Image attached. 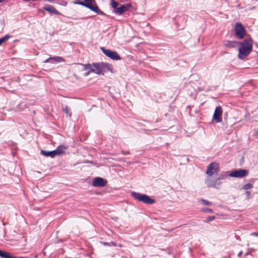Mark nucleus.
Listing matches in <instances>:
<instances>
[{
	"instance_id": "1",
	"label": "nucleus",
	"mask_w": 258,
	"mask_h": 258,
	"mask_svg": "<svg viewBox=\"0 0 258 258\" xmlns=\"http://www.w3.org/2000/svg\"><path fill=\"white\" fill-rule=\"evenodd\" d=\"M252 39H245L241 43V46L239 48L238 58L242 59L250 53L252 49Z\"/></svg>"
},
{
	"instance_id": "2",
	"label": "nucleus",
	"mask_w": 258,
	"mask_h": 258,
	"mask_svg": "<svg viewBox=\"0 0 258 258\" xmlns=\"http://www.w3.org/2000/svg\"><path fill=\"white\" fill-rule=\"evenodd\" d=\"M131 195L135 199L144 204L152 205L155 203L154 200L147 195L135 191L132 192Z\"/></svg>"
},
{
	"instance_id": "3",
	"label": "nucleus",
	"mask_w": 258,
	"mask_h": 258,
	"mask_svg": "<svg viewBox=\"0 0 258 258\" xmlns=\"http://www.w3.org/2000/svg\"><path fill=\"white\" fill-rule=\"evenodd\" d=\"M205 183L208 187L216 189H219L222 183L220 181L218 180L216 177L215 178L211 177L206 178Z\"/></svg>"
},
{
	"instance_id": "4",
	"label": "nucleus",
	"mask_w": 258,
	"mask_h": 258,
	"mask_svg": "<svg viewBox=\"0 0 258 258\" xmlns=\"http://www.w3.org/2000/svg\"><path fill=\"white\" fill-rule=\"evenodd\" d=\"M220 170L219 164L218 163L214 162L211 163L207 167L206 174L211 176L215 173H218Z\"/></svg>"
},
{
	"instance_id": "5",
	"label": "nucleus",
	"mask_w": 258,
	"mask_h": 258,
	"mask_svg": "<svg viewBox=\"0 0 258 258\" xmlns=\"http://www.w3.org/2000/svg\"><path fill=\"white\" fill-rule=\"evenodd\" d=\"M101 49L105 55L110 58L111 59L116 60L121 59V57L116 51H111L109 49H106L104 47H101Z\"/></svg>"
},
{
	"instance_id": "6",
	"label": "nucleus",
	"mask_w": 258,
	"mask_h": 258,
	"mask_svg": "<svg viewBox=\"0 0 258 258\" xmlns=\"http://www.w3.org/2000/svg\"><path fill=\"white\" fill-rule=\"evenodd\" d=\"M76 4L84 6L97 14H100L101 13V11L99 9L97 6L92 5L87 1L85 2L84 1V2H82L81 1H78L76 2Z\"/></svg>"
},
{
	"instance_id": "7",
	"label": "nucleus",
	"mask_w": 258,
	"mask_h": 258,
	"mask_svg": "<svg viewBox=\"0 0 258 258\" xmlns=\"http://www.w3.org/2000/svg\"><path fill=\"white\" fill-rule=\"evenodd\" d=\"M235 34L239 39L244 37L245 34V30L242 25L240 23H237L235 26Z\"/></svg>"
},
{
	"instance_id": "8",
	"label": "nucleus",
	"mask_w": 258,
	"mask_h": 258,
	"mask_svg": "<svg viewBox=\"0 0 258 258\" xmlns=\"http://www.w3.org/2000/svg\"><path fill=\"white\" fill-rule=\"evenodd\" d=\"M248 171L246 169H238L231 172L229 176L233 177L241 178L246 176Z\"/></svg>"
},
{
	"instance_id": "9",
	"label": "nucleus",
	"mask_w": 258,
	"mask_h": 258,
	"mask_svg": "<svg viewBox=\"0 0 258 258\" xmlns=\"http://www.w3.org/2000/svg\"><path fill=\"white\" fill-rule=\"evenodd\" d=\"M132 7V6L131 4H127L126 5H121L119 7L113 10V12L117 15H120Z\"/></svg>"
},
{
	"instance_id": "10",
	"label": "nucleus",
	"mask_w": 258,
	"mask_h": 258,
	"mask_svg": "<svg viewBox=\"0 0 258 258\" xmlns=\"http://www.w3.org/2000/svg\"><path fill=\"white\" fill-rule=\"evenodd\" d=\"M107 181L101 177H96L92 181V185L94 187H103L106 185Z\"/></svg>"
},
{
	"instance_id": "11",
	"label": "nucleus",
	"mask_w": 258,
	"mask_h": 258,
	"mask_svg": "<svg viewBox=\"0 0 258 258\" xmlns=\"http://www.w3.org/2000/svg\"><path fill=\"white\" fill-rule=\"evenodd\" d=\"M222 114V109L221 106H218L215 108L213 118L216 120V122H220L222 121L221 115Z\"/></svg>"
},
{
	"instance_id": "12",
	"label": "nucleus",
	"mask_w": 258,
	"mask_h": 258,
	"mask_svg": "<svg viewBox=\"0 0 258 258\" xmlns=\"http://www.w3.org/2000/svg\"><path fill=\"white\" fill-rule=\"evenodd\" d=\"M43 9L51 14H55L56 15H60V13L57 11L53 6L50 5H46L43 7Z\"/></svg>"
},
{
	"instance_id": "13",
	"label": "nucleus",
	"mask_w": 258,
	"mask_h": 258,
	"mask_svg": "<svg viewBox=\"0 0 258 258\" xmlns=\"http://www.w3.org/2000/svg\"><path fill=\"white\" fill-rule=\"evenodd\" d=\"M100 65H101L102 74H103V73L109 72V71H110V72L112 71V70H111L112 66L109 63H107V62H101Z\"/></svg>"
},
{
	"instance_id": "14",
	"label": "nucleus",
	"mask_w": 258,
	"mask_h": 258,
	"mask_svg": "<svg viewBox=\"0 0 258 258\" xmlns=\"http://www.w3.org/2000/svg\"><path fill=\"white\" fill-rule=\"evenodd\" d=\"M238 43L235 41L226 40L224 41L223 45L227 48H235Z\"/></svg>"
},
{
	"instance_id": "15",
	"label": "nucleus",
	"mask_w": 258,
	"mask_h": 258,
	"mask_svg": "<svg viewBox=\"0 0 258 258\" xmlns=\"http://www.w3.org/2000/svg\"><path fill=\"white\" fill-rule=\"evenodd\" d=\"M93 70H91V72L97 75L102 74L100 63H93Z\"/></svg>"
},
{
	"instance_id": "16",
	"label": "nucleus",
	"mask_w": 258,
	"mask_h": 258,
	"mask_svg": "<svg viewBox=\"0 0 258 258\" xmlns=\"http://www.w3.org/2000/svg\"><path fill=\"white\" fill-rule=\"evenodd\" d=\"M41 154H42L46 157L50 156L52 158H53L54 156H56L54 150L51 151H46L45 150H41Z\"/></svg>"
},
{
	"instance_id": "17",
	"label": "nucleus",
	"mask_w": 258,
	"mask_h": 258,
	"mask_svg": "<svg viewBox=\"0 0 258 258\" xmlns=\"http://www.w3.org/2000/svg\"><path fill=\"white\" fill-rule=\"evenodd\" d=\"M66 149V147L63 146H58L55 150H54L56 155H58L64 153Z\"/></svg>"
},
{
	"instance_id": "18",
	"label": "nucleus",
	"mask_w": 258,
	"mask_h": 258,
	"mask_svg": "<svg viewBox=\"0 0 258 258\" xmlns=\"http://www.w3.org/2000/svg\"><path fill=\"white\" fill-rule=\"evenodd\" d=\"M0 256L3 258H16L11 256L8 252L0 250Z\"/></svg>"
},
{
	"instance_id": "19",
	"label": "nucleus",
	"mask_w": 258,
	"mask_h": 258,
	"mask_svg": "<svg viewBox=\"0 0 258 258\" xmlns=\"http://www.w3.org/2000/svg\"><path fill=\"white\" fill-rule=\"evenodd\" d=\"M227 176L228 175L226 172H222L219 174L216 178L218 181H220L221 180L225 179Z\"/></svg>"
},
{
	"instance_id": "20",
	"label": "nucleus",
	"mask_w": 258,
	"mask_h": 258,
	"mask_svg": "<svg viewBox=\"0 0 258 258\" xmlns=\"http://www.w3.org/2000/svg\"><path fill=\"white\" fill-rule=\"evenodd\" d=\"M51 63L59 62L64 61V59L60 56L52 57Z\"/></svg>"
},
{
	"instance_id": "21",
	"label": "nucleus",
	"mask_w": 258,
	"mask_h": 258,
	"mask_svg": "<svg viewBox=\"0 0 258 258\" xmlns=\"http://www.w3.org/2000/svg\"><path fill=\"white\" fill-rule=\"evenodd\" d=\"M81 65H83L84 67V70H89V72H91V70H93V68L92 67L91 65L89 63L86 64H81Z\"/></svg>"
},
{
	"instance_id": "22",
	"label": "nucleus",
	"mask_w": 258,
	"mask_h": 258,
	"mask_svg": "<svg viewBox=\"0 0 258 258\" xmlns=\"http://www.w3.org/2000/svg\"><path fill=\"white\" fill-rule=\"evenodd\" d=\"M10 38L9 35H6L4 37L0 38V45L5 41H7Z\"/></svg>"
},
{
	"instance_id": "23",
	"label": "nucleus",
	"mask_w": 258,
	"mask_h": 258,
	"mask_svg": "<svg viewBox=\"0 0 258 258\" xmlns=\"http://www.w3.org/2000/svg\"><path fill=\"white\" fill-rule=\"evenodd\" d=\"M201 203L206 206H211L212 205V203L211 202H209L207 200H204V199H201Z\"/></svg>"
},
{
	"instance_id": "24",
	"label": "nucleus",
	"mask_w": 258,
	"mask_h": 258,
	"mask_svg": "<svg viewBox=\"0 0 258 258\" xmlns=\"http://www.w3.org/2000/svg\"><path fill=\"white\" fill-rule=\"evenodd\" d=\"M111 6L114 9V10L117 9V7L118 6V3L115 2L114 0H111Z\"/></svg>"
},
{
	"instance_id": "25",
	"label": "nucleus",
	"mask_w": 258,
	"mask_h": 258,
	"mask_svg": "<svg viewBox=\"0 0 258 258\" xmlns=\"http://www.w3.org/2000/svg\"><path fill=\"white\" fill-rule=\"evenodd\" d=\"M252 185L250 183H248L243 185V188L245 190H247L248 189L252 188Z\"/></svg>"
},
{
	"instance_id": "26",
	"label": "nucleus",
	"mask_w": 258,
	"mask_h": 258,
	"mask_svg": "<svg viewBox=\"0 0 258 258\" xmlns=\"http://www.w3.org/2000/svg\"><path fill=\"white\" fill-rule=\"evenodd\" d=\"M215 219V217L214 216H209L207 218L206 220H205V222L208 223L210 221H212Z\"/></svg>"
},
{
	"instance_id": "27",
	"label": "nucleus",
	"mask_w": 258,
	"mask_h": 258,
	"mask_svg": "<svg viewBox=\"0 0 258 258\" xmlns=\"http://www.w3.org/2000/svg\"><path fill=\"white\" fill-rule=\"evenodd\" d=\"M201 211H202V212H206V213H213V210L211 209H203Z\"/></svg>"
},
{
	"instance_id": "28",
	"label": "nucleus",
	"mask_w": 258,
	"mask_h": 258,
	"mask_svg": "<svg viewBox=\"0 0 258 258\" xmlns=\"http://www.w3.org/2000/svg\"><path fill=\"white\" fill-rule=\"evenodd\" d=\"M84 1L85 2L87 1L88 3L91 4V5H92L97 6V4H96L95 0H84Z\"/></svg>"
},
{
	"instance_id": "29",
	"label": "nucleus",
	"mask_w": 258,
	"mask_h": 258,
	"mask_svg": "<svg viewBox=\"0 0 258 258\" xmlns=\"http://www.w3.org/2000/svg\"><path fill=\"white\" fill-rule=\"evenodd\" d=\"M63 110L65 113H66L67 114H69V109L67 107H66L64 108H63Z\"/></svg>"
},
{
	"instance_id": "30",
	"label": "nucleus",
	"mask_w": 258,
	"mask_h": 258,
	"mask_svg": "<svg viewBox=\"0 0 258 258\" xmlns=\"http://www.w3.org/2000/svg\"><path fill=\"white\" fill-rule=\"evenodd\" d=\"M51 60H52V58L50 57L47 58V59H46L44 61V62H45V63H46V62H51Z\"/></svg>"
},
{
	"instance_id": "31",
	"label": "nucleus",
	"mask_w": 258,
	"mask_h": 258,
	"mask_svg": "<svg viewBox=\"0 0 258 258\" xmlns=\"http://www.w3.org/2000/svg\"><path fill=\"white\" fill-rule=\"evenodd\" d=\"M245 194H246V195L247 198L248 199H249V196H250V191H245Z\"/></svg>"
},
{
	"instance_id": "32",
	"label": "nucleus",
	"mask_w": 258,
	"mask_h": 258,
	"mask_svg": "<svg viewBox=\"0 0 258 258\" xmlns=\"http://www.w3.org/2000/svg\"><path fill=\"white\" fill-rule=\"evenodd\" d=\"M251 235L258 237V232H253L250 234Z\"/></svg>"
},
{
	"instance_id": "33",
	"label": "nucleus",
	"mask_w": 258,
	"mask_h": 258,
	"mask_svg": "<svg viewBox=\"0 0 258 258\" xmlns=\"http://www.w3.org/2000/svg\"><path fill=\"white\" fill-rule=\"evenodd\" d=\"M123 154L124 155H127V154H129V152H123Z\"/></svg>"
},
{
	"instance_id": "34",
	"label": "nucleus",
	"mask_w": 258,
	"mask_h": 258,
	"mask_svg": "<svg viewBox=\"0 0 258 258\" xmlns=\"http://www.w3.org/2000/svg\"><path fill=\"white\" fill-rule=\"evenodd\" d=\"M90 72H88L86 73L85 74V76H87L89 75Z\"/></svg>"
},
{
	"instance_id": "35",
	"label": "nucleus",
	"mask_w": 258,
	"mask_h": 258,
	"mask_svg": "<svg viewBox=\"0 0 258 258\" xmlns=\"http://www.w3.org/2000/svg\"><path fill=\"white\" fill-rule=\"evenodd\" d=\"M242 253V252L241 251H240L238 253V255L240 256Z\"/></svg>"
},
{
	"instance_id": "36",
	"label": "nucleus",
	"mask_w": 258,
	"mask_h": 258,
	"mask_svg": "<svg viewBox=\"0 0 258 258\" xmlns=\"http://www.w3.org/2000/svg\"><path fill=\"white\" fill-rule=\"evenodd\" d=\"M104 245H108V243L105 242V243H104Z\"/></svg>"
},
{
	"instance_id": "37",
	"label": "nucleus",
	"mask_w": 258,
	"mask_h": 258,
	"mask_svg": "<svg viewBox=\"0 0 258 258\" xmlns=\"http://www.w3.org/2000/svg\"><path fill=\"white\" fill-rule=\"evenodd\" d=\"M257 138H258V132H257Z\"/></svg>"
}]
</instances>
